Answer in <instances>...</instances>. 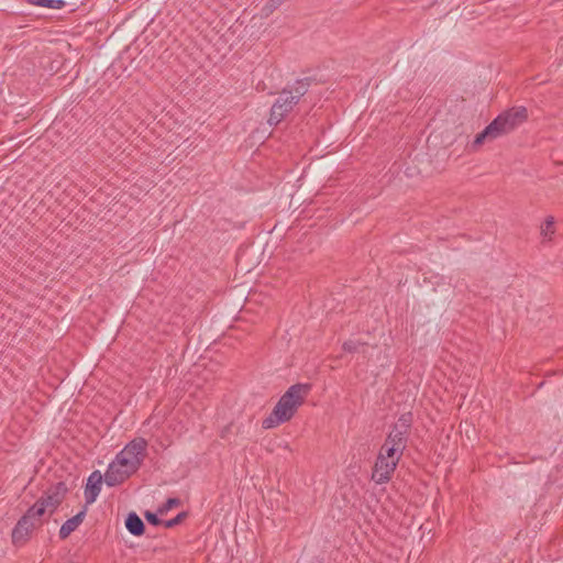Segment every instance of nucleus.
<instances>
[{"mask_svg":"<svg viewBox=\"0 0 563 563\" xmlns=\"http://www.w3.org/2000/svg\"><path fill=\"white\" fill-rule=\"evenodd\" d=\"M554 223L555 220L552 216H549L545 218L544 223L541 227V235L547 239L551 240L554 234Z\"/></svg>","mask_w":563,"mask_h":563,"instance_id":"2eb2a0df","label":"nucleus"},{"mask_svg":"<svg viewBox=\"0 0 563 563\" xmlns=\"http://www.w3.org/2000/svg\"><path fill=\"white\" fill-rule=\"evenodd\" d=\"M528 118L525 107H514L494 119L481 133H478L472 144L476 150L487 141H494L505 134L510 133Z\"/></svg>","mask_w":563,"mask_h":563,"instance_id":"f03ea898","label":"nucleus"},{"mask_svg":"<svg viewBox=\"0 0 563 563\" xmlns=\"http://www.w3.org/2000/svg\"><path fill=\"white\" fill-rule=\"evenodd\" d=\"M132 474L133 472H130V468L123 467L118 463V460L114 459L104 473V482L108 486L113 487L123 483Z\"/></svg>","mask_w":563,"mask_h":563,"instance_id":"1a4fd4ad","label":"nucleus"},{"mask_svg":"<svg viewBox=\"0 0 563 563\" xmlns=\"http://www.w3.org/2000/svg\"><path fill=\"white\" fill-rule=\"evenodd\" d=\"M145 518L146 520L151 523V525H154V526H157L161 523V520L159 518L157 517V515L153 514V512H150L147 511L145 514Z\"/></svg>","mask_w":563,"mask_h":563,"instance_id":"6ab92c4d","label":"nucleus"},{"mask_svg":"<svg viewBox=\"0 0 563 563\" xmlns=\"http://www.w3.org/2000/svg\"><path fill=\"white\" fill-rule=\"evenodd\" d=\"M125 527L128 531L135 537L142 536L145 530V526L142 519L135 512H130L128 515L125 520Z\"/></svg>","mask_w":563,"mask_h":563,"instance_id":"f8f14e48","label":"nucleus"},{"mask_svg":"<svg viewBox=\"0 0 563 563\" xmlns=\"http://www.w3.org/2000/svg\"><path fill=\"white\" fill-rule=\"evenodd\" d=\"M86 516V509L79 511L74 517L67 519L59 529V538L66 539L70 536L71 532H74L84 521Z\"/></svg>","mask_w":563,"mask_h":563,"instance_id":"9b49d317","label":"nucleus"},{"mask_svg":"<svg viewBox=\"0 0 563 563\" xmlns=\"http://www.w3.org/2000/svg\"><path fill=\"white\" fill-rule=\"evenodd\" d=\"M365 343L358 342V341H346L343 344V350L349 353H355V352H364L365 351Z\"/></svg>","mask_w":563,"mask_h":563,"instance_id":"dca6fc26","label":"nucleus"},{"mask_svg":"<svg viewBox=\"0 0 563 563\" xmlns=\"http://www.w3.org/2000/svg\"><path fill=\"white\" fill-rule=\"evenodd\" d=\"M407 435L391 430L388 433L379 454H384L385 457H396L400 460L405 449L407 448Z\"/></svg>","mask_w":563,"mask_h":563,"instance_id":"6e6552de","label":"nucleus"},{"mask_svg":"<svg viewBox=\"0 0 563 563\" xmlns=\"http://www.w3.org/2000/svg\"><path fill=\"white\" fill-rule=\"evenodd\" d=\"M411 421V413L401 415L400 418L398 419V422L394 426L391 430L401 432L404 433V435L408 437V431L410 429Z\"/></svg>","mask_w":563,"mask_h":563,"instance_id":"ddd939ff","label":"nucleus"},{"mask_svg":"<svg viewBox=\"0 0 563 563\" xmlns=\"http://www.w3.org/2000/svg\"><path fill=\"white\" fill-rule=\"evenodd\" d=\"M67 490L68 488L66 484L58 482L53 485L32 507L42 508L43 515L45 512L53 514L65 498Z\"/></svg>","mask_w":563,"mask_h":563,"instance_id":"423d86ee","label":"nucleus"},{"mask_svg":"<svg viewBox=\"0 0 563 563\" xmlns=\"http://www.w3.org/2000/svg\"><path fill=\"white\" fill-rule=\"evenodd\" d=\"M29 3L49 9H62L66 4L64 0H29Z\"/></svg>","mask_w":563,"mask_h":563,"instance_id":"4468645a","label":"nucleus"},{"mask_svg":"<svg viewBox=\"0 0 563 563\" xmlns=\"http://www.w3.org/2000/svg\"><path fill=\"white\" fill-rule=\"evenodd\" d=\"M185 517H186V514L185 512H180L175 518L165 521L164 526L166 528H173V527L179 525L184 520Z\"/></svg>","mask_w":563,"mask_h":563,"instance_id":"f3484780","label":"nucleus"},{"mask_svg":"<svg viewBox=\"0 0 563 563\" xmlns=\"http://www.w3.org/2000/svg\"><path fill=\"white\" fill-rule=\"evenodd\" d=\"M146 449L147 441L143 438H135L117 454L115 459L123 467L135 473L145 459Z\"/></svg>","mask_w":563,"mask_h":563,"instance_id":"39448f33","label":"nucleus"},{"mask_svg":"<svg viewBox=\"0 0 563 563\" xmlns=\"http://www.w3.org/2000/svg\"><path fill=\"white\" fill-rule=\"evenodd\" d=\"M399 460L396 457H385L384 454H378L373 473L372 479L376 484H385L390 481Z\"/></svg>","mask_w":563,"mask_h":563,"instance_id":"0eeeda50","label":"nucleus"},{"mask_svg":"<svg viewBox=\"0 0 563 563\" xmlns=\"http://www.w3.org/2000/svg\"><path fill=\"white\" fill-rule=\"evenodd\" d=\"M310 87V79L303 78L297 80L292 86H288L278 95L277 99L271 108L268 118L269 125H277L288 113L292 111Z\"/></svg>","mask_w":563,"mask_h":563,"instance_id":"7ed1b4c3","label":"nucleus"},{"mask_svg":"<svg viewBox=\"0 0 563 563\" xmlns=\"http://www.w3.org/2000/svg\"><path fill=\"white\" fill-rule=\"evenodd\" d=\"M179 505L180 500L178 498H168L164 504L163 508L161 509V512L168 511L175 507H178Z\"/></svg>","mask_w":563,"mask_h":563,"instance_id":"a211bd4d","label":"nucleus"},{"mask_svg":"<svg viewBox=\"0 0 563 563\" xmlns=\"http://www.w3.org/2000/svg\"><path fill=\"white\" fill-rule=\"evenodd\" d=\"M102 484V475L99 471H95L90 474L87 479V484L85 487V500L87 505H90L96 501Z\"/></svg>","mask_w":563,"mask_h":563,"instance_id":"9d476101","label":"nucleus"},{"mask_svg":"<svg viewBox=\"0 0 563 563\" xmlns=\"http://www.w3.org/2000/svg\"><path fill=\"white\" fill-rule=\"evenodd\" d=\"M42 508H29L12 530V542L14 545H22L30 539L32 531L42 525Z\"/></svg>","mask_w":563,"mask_h":563,"instance_id":"20e7f679","label":"nucleus"},{"mask_svg":"<svg viewBox=\"0 0 563 563\" xmlns=\"http://www.w3.org/2000/svg\"><path fill=\"white\" fill-rule=\"evenodd\" d=\"M310 389L309 384L291 385L279 398L271 415L263 420V428L273 429L289 421L305 402Z\"/></svg>","mask_w":563,"mask_h":563,"instance_id":"f257e3e1","label":"nucleus"}]
</instances>
